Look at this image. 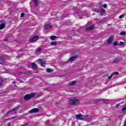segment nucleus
Instances as JSON below:
<instances>
[{
    "mask_svg": "<svg viewBox=\"0 0 126 126\" xmlns=\"http://www.w3.org/2000/svg\"><path fill=\"white\" fill-rule=\"evenodd\" d=\"M79 99H71L69 100V105L72 106H75L76 105L79 104Z\"/></svg>",
    "mask_w": 126,
    "mask_h": 126,
    "instance_id": "f257e3e1",
    "label": "nucleus"
},
{
    "mask_svg": "<svg viewBox=\"0 0 126 126\" xmlns=\"http://www.w3.org/2000/svg\"><path fill=\"white\" fill-rule=\"evenodd\" d=\"M34 97H35V94H27L24 96V99L25 101H29V100H31Z\"/></svg>",
    "mask_w": 126,
    "mask_h": 126,
    "instance_id": "f03ea898",
    "label": "nucleus"
},
{
    "mask_svg": "<svg viewBox=\"0 0 126 126\" xmlns=\"http://www.w3.org/2000/svg\"><path fill=\"white\" fill-rule=\"evenodd\" d=\"M75 118L77 120H79L80 121H83L85 119L84 115L82 114H77L75 115Z\"/></svg>",
    "mask_w": 126,
    "mask_h": 126,
    "instance_id": "7ed1b4c3",
    "label": "nucleus"
},
{
    "mask_svg": "<svg viewBox=\"0 0 126 126\" xmlns=\"http://www.w3.org/2000/svg\"><path fill=\"white\" fill-rule=\"evenodd\" d=\"M38 39H39V36L38 35H35L30 39V43H33V42H36Z\"/></svg>",
    "mask_w": 126,
    "mask_h": 126,
    "instance_id": "20e7f679",
    "label": "nucleus"
},
{
    "mask_svg": "<svg viewBox=\"0 0 126 126\" xmlns=\"http://www.w3.org/2000/svg\"><path fill=\"white\" fill-rule=\"evenodd\" d=\"M29 66H32L33 69H37L38 68V66H37V64L34 63H30Z\"/></svg>",
    "mask_w": 126,
    "mask_h": 126,
    "instance_id": "39448f33",
    "label": "nucleus"
},
{
    "mask_svg": "<svg viewBox=\"0 0 126 126\" xmlns=\"http://www.w3.org/2000/svg\"><path fill=\"white\" fill-rule=\"evenodd\" d=\"M52 28H53V26L50 24H46V25H45L44 26V29L45 30H48L49 29H51Z\"/></svg>",
    "mask_w": 126,
    "mask_h": 126,
    "instance_id": "423d86ee",
    "label": "nucleus"
},
{
    "mask_svg": "<svg viewBox=\"0 0 126 126\" xmlns=\"http://www.w3.org/2000/svg\"><path fill=\"white\" fill-rule=\"evenodd\" d=\"M114 40V37L113 36H110L107 41V44L108 45H111L112 44L113 41Z\"/></svg>",
    "mask_w": 126,
    "mask_h": 126,
    "instance_id": "0eeeda50",
    "label": "nucleus"
},
{
    "mask_svg": "<svg viewBox=\"0 0 126 126\" xmlns=\"http://www.w3.org/2000/svg\"><path fill=\"white\" fill-rule=\"evenodd\" d=\"M38 112H39L38 108H33V109H32L31 110H30L29 112V113H30V114H32L33 113H38Z\"/></svg>",
    "mask_w": 126,
    "mask_h": 126,
    "instance_id": "6e6552de",
    "label": "nucleus"
},
{
    "mask_svg": "<svg viewBox=\"0 0 126 126\" xmlns=\"http://www.w3.org/2000/svg\"><path fill=\"white\" fill-rule=\"evenodd\" d=\"M38 62H39V63H40L41 66H44V67H45V65H44L46 64V61H42V59H39L38 60Z\"/></svg>",
    "mask_w": 126,
    "mask_h": 126,
    "instance_id": "1a4fd4ad",
    "label": "nucleus"
},
{
    "mask_svg": "<svg viewBox=\"0 0 126 126\" xmlns=\"http://www.w3.org/2000/svg\"><path fill=\"white\" fill-rule=\"evenodd\" d=\"M19 108H20V105L13 108L10 111H8L7 113V114H9L10 113H11V112H14V111H15V110H18Z\"/></svg>",
    "mask_w": 126,
    "mask_h": 126,
    "instance_id": "9d476101",
    "label": "nucleus"
},
{
    "mask_svg": "<svg viewBox=\"0 0 126 126\" xmlns=\"http://www.w3.org/2000/svg\"><path fill=\"white\" fill-rule=\"evenodd\" d=\"M93 29H94V25H93L87 28L86 29V31H91V30H93Z\"/></svg>",
    "mask_w": 126,
    "mask_h": 126,
    "instance_id": "9b49d317",
    "label": "nucleus"
},
{
    "mask_svg": "<svg viewBox=\"0 0 126 126\" xmlns=\"http://www.w3.org/2000/svg\"><path fill=\"white\" fill-rule=\"evenodd\" d=\"M58 37L55 35H52L50 36V39L52 41H57V39H58Z\"/></svg>",
    "mask_w": 126,
    "mask_h": 126,
    "instance_id": "f8f14e48",
    "label": "nucleus"
},
{
    "mask_svg": "<svg viewBox=\"0 0 126 126\" xmlns=\"http://www.w3.org/2000/svg\"><path fill=\"white\" fill-rule=\"evenodd\" d=\"M77 59V56H73L70 58L69 59V61H70V62H74Z\"/></svg>",
    "mask_w": 126,
    "mask_h": 126,
    "instance_id": "ddd939ff",
    "label": "nucleus"
},
{
    "mask_svg": "<svg viewBox=\"0 0 126 126\" xmlns=\"http://www.w3.org/2000/svg\"><path fill=\"white\" fill-rule=\"evenodd\" d=\"M119 75V72H115L112 74H111L109 77H108V79H111L113 77V75Z\"/></svg>",
    "mask_w": 126,
    "mask_h": 126,
    "instance_id": "4468645a",
    "label": "nucleus"
},
{
    "mask_svg": "<svg viewBox=\"0 0 126 126\" xmlns=\"http://www.w3.org/2000/svg\"><path fill=\"white\" fill-rule=\"evenodd\" d=\"M106 13V10L104 9V8H101V11L100 12V15H103Z\"/></svg>",
    "mask_w": 126,
    "mask_h": 126,
    "instance_id": "2eb2a0df",
    "label": "nucleus"
},
{
    "mask_svg": "<svg viewBox=\"0 0 126 126\" xmlns=\"http://www.w3.org/2000/svg\"><path fill=\"white\" fill-rule=\"evenodd\" d=\"M32 1L34 2V6L37 7V6H38V2H39V1L38 0H32Z\"/></svg>",
    "mask_w": 126,
    "mask_h": 126,
    "instance_id": "dca6fc26",
    "label": "nucleus"
},
{
    "mask_svg": "<svg viewBox=\"0 0 126 126\" xmlns=\"http://www.w3.org/2000/svg\"><path fill=\"white\" fill-rule=\"evenodd\" d=\"M103 102L105 104H109L110 103V100L109 99H104L103 100Z\"/></svg>",
    "mask_w": 126,
    "mask_h": 126,
    "instance_id": "f3484780",
    "label": "nucleus"
},
{
    "mask_svg": "<svg viewBox=\"0 0 126 126\" xmlns=\"http://www.w3.org/2000/svg\"><path fill=\"white\" fill-rule=\"evenodd\" d=\"M119 62L120 60H119V59L115 58L113 59V63H119Z\"/></svg>",
    "mask_w": 126,
    "mask_h": 126,
    "instance_id": "a211bd4d",
    "label": "nucleus"
},
{
    "mask_svg": "<svg viewBox=\"0 0 126 126\" xmlns=\"http://www.w3.org/2000/svg\"><path fill=\"white\" fill-rule=\"evenodd\" d=\"M5 27V25L4 24H1L0 25V30H1V29H3Z\"/></svg>",
    "mask_w": 126,
    "mask_h": 126,
    "instance_id": "6ab92c4d",
    "label": "nucleus"
},
{
    "mask_svg": "<svg viewBox=\"0 0 126 126\" xmlns=\"http://www.w3.org/2000/svg\"><path fill=\"white\" fill-rule=\"evenodd\" d=\"M47 72H53V71H54V69H51V68H47L46 70Z\"/></svg>",
    "mask_w": 126,
    "mask_h": 126,
    "instance_id": "aec40b11",
    "label": "nucleus"
},
{
    "mask_svg": "<svg viewBox=\"0 0 126 126\" xmlns=\"http://www.w3.org/2000/svg\"><path fill=\"white\" fill-rule=\"evenodd\" d=\"M76 84V81H72L70 84L69 85L72 86V85H75Z\"/></svg>",
    "mask_w": 126,
    "mask_h": 126,
    "instance_id": "412c9836",
    "label": "nucleus"
},
{
    "mask_svg": "<svg viewBox=\"0 0 126 126\" xmlns=\"http://www.w3.org/2000/svg\"><path fill=\"white\" fill-rule=\"evenodd\" d=\"M120 35H121V36H126V32H122Z\"/></svg>",
    "mask_w": 126,
    "mask_h": 126,
    "instance_id": "4be33fe9",
    "label": "nucleus"
},
{
    "mask_svg": "<svg viewBox=\"0 0 126 126\" xmlns=\"http://www.w3.org/2000/svg\"><path fill=\"white\" fill-rule=\"evenodd\" d=\"M51 46H56L57 45V42L56 41H52L51 43Z\"/></svg>",
    "mask_w": 126,
    "mask_h": 126,
    "instance_id": "5701e85b",
    "label": "nucleus"
},
{
    "mask_svg": "<svg viewBox=\"0 0 126 126\" xmlns=\"http://www.w3.org/2000/svg\"><path fill=\"white\" fill-rule=\"evenodd\" d=\"M93 11H95V12H97V13H99V9L97 8H94V9H92Z\"/></svg>",
    "mask_w": 126,
    "mask_h": 126,
    "instance_id": "b1692460",
    "label": "nucleus"
},
{
    "mask_svg": "<svg viewBox=\"0 0 126 126\" xmlns=\"http://www.w3.org/2000/svg\"><path fill=\"white\" fill-rule=\"evenodd\" d=\"M2 63H3V59L2 58L0 57V64H1Z\"/></svg>",
    "mask_w": 126,
    "mask_h": 126,
    "instance_id": "393cba45",
    "label": "nucleus"
},
{
    "mask_svg": "<svg viewBox=\"0 0 126 126\" xmlns=\"http://www.w3.org/2000/svg\"><path fill=\"white\" fill-rule=\"evenodd\" d=\"M125 111H126V105H125L122 109V112H125Z\"/></svg>",
    "mask_w": 126,
    "mask_h": 126,
    "instance_id": "a878e982",
    "label": "nucleus"
},
{
    "mask_svg": "<svg viewBox=\"0 0 126 126\" xmlns=\"http://www.w3.org/2000/svg\"><path fill=\"white\" fill-rule=\"evenodd\" d=\"M118 45H119V43H118V42L115 41L113 43V45L116 47L117 46H118Z\"/></svg>",
    "mask_w": 126,
    "mask_h": 126,
    "instance_id": "bb28decb",
    "label": "nucleus"
},
{
    "mask_svg": "<svg viewBox=\"0 0 126 126\" xmlns=\"http://www.w3.org/2000/svg\"><path fill=\"white\" fill-rule=\"evenodd\" d=\"M119 44L120 46H125V43H124V42L121 41L120 42Z\"/></svg>",
    "mask_w": 126,
    "mask_h": 126,
    "instance_id": "cd10ccee",
    "label": "nucleus"
},
{
    "mask_svg": "<svg viewBox=\"0 0 126 126\" xmlns=\"http://www.w3.org/2000/svg\"><path fill=\"white\" fill-rule=\"evenodd\" d=\"M66 16H67V15H66L65 14H63L62 16H61V17L64 18V17H66Z\"/></svg>",
    "mask_w": 126,
    "mask_h": 126,
    "instance_id": "c85d7f7f",
    "label": "nucleus"
},
{
    "mask_svg": "<svg viewBox=\"0 0 126 126\" xmlns=\"http://www.w3.org/2000/svg\"><path fill=\"white\" fill-rule=\"evenodd\" d=\"M41 51H42V49L41 48H39L38 49L36 50L37 53H40V52H41Z\"/></svg>",
    "mask_w": 126,
    "mask_h": 126,
    "instance_id": "c756f323",
    "label": "nucleus"
},
{
    "mask_svg": "<svg viewBox=\"0 0 126 126\" xmlns=\"http://www.w3.org/2000/svg\"><path fill=\"white\" fill-rule=\"evenodd\" d=\"M102 6L104 8H107V4H104L103 5H102Z\"/></svg>",
    "mask_w": 126,
    "mask_h": 126,
    "instance_id": "7c9ffc66",
    "label": "nucleus"
},
{
    "mask_svg": "<svg viewBox=\"0 0 126 126\" xmlns=\"http://www.w3.org/2000/svg\"><path fill=\"white\" fill-rule=\"evenodd\" d=\"M0 81H1V83H0V86H1V85H2V82H3V81L1 79H0Z\"/></svg>",
    "mask_w": 126,
    "mask_h": 126,
    "instance_id": "2f4dec72",
    "label": "nucleus"
},
{
    "mask_svg": "<svg viewBox=\"0 0 126 126\" xmlns=\"http://www.w3.org/2000/svg\"><path fill=\"white\" fill-rule=\"evenodd\" d=\"M25 15V14H24V13H22L21 14V17H23V16H24Z\"/></svg>",
    "mask_w": 126,
    "mask_h": 126,
    "instance_id": "473e14b6",
    "label": "nucleus"
},
{
    "mask_svg": "<svg viewBox=\"0 0 126 126\" xmlns=\"http://www.w3.org/2000/svg\"><path fill=\"white\" fill-rule=\"evenodd\" d=\"M123 17H124V15H121L119 16V18L120 19L123 18Z\"/></svg>",
    "mask_w": 126,
    "mask_h": 126,
    "instance_id": "72a5a7b5",
    "label": "nucleus"
},
{
    "mask_svg": "<svg viewBox=\"0 0 126 126\" xmlns=\"http://www.w3.org/2000/svg\"><path fill=\"white\" fill-rule=\"evenodd\" d=\"M120 103H118V104H117L116 105V108H118L119 107V106H120Z\"/></svg>",
    "mask_w": 126,
    "mask_h": 126,
    "instance_id": "f704fd0d",
    "label": "nucleus"
},
{
    "mask_svg": "<svg viewBox=\"0 0 126 126\" xmlns=\"http://www.w3.org/2000/svg\"><path fill=\"white\" fill-rule=\"evenodd\" d=\"M17 117V116H14V117H11V120H13V119H15V118H16Z\"/></svg>",
    "mask_w": 126,
    "mask_h": 126,
    "instance_id": "c9c22d12",
    "label": "nucleus"
},
{
    "mask_svg": "<svg viewBox=\"0 0 126 126\" xmlns=\"http://www.w3.org/2000/svg\"><path fill=\"white\" fill-rule=\"evenodd\" d=\"M16 80L17 81H20V82H21V81H20V80H19V79H18V78H16Z\"/></svg>",
    "mask_w": 126,
    "mask_h": 126,
    "instance_id": "e433bc0d",
    "label": "nucleus"
},
{
    "mask_svg": "<svg viewBox=\"0 0 126 126\" xmlns=\"http://www.w3.org/2000/svg\"><path fill=\"white\" fill-rule=\"evenodd\" d=\"M4 41H7V39H4Z\"/></svg>",
    "mask_w": 126,
    "mask_h": 126,
    "instance_id": "4c0bfd02",
    "label": "nucleus"
},
{
    "mask_svg": "<svg viewBox=\"0 0 126 126\" xmlns=\"http://www.w3.org/2000/svg\"><path fill=\"white\" fill-rule=\"evenodd\" d=\"M12 83H15V81L13 82Z\"/></svg>",
    "mask_w": 126,
    "mask_h": 126,
    "instance_id": "58836bf2",
    "label": "nucleus"
}]
</instances>
